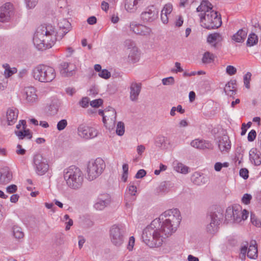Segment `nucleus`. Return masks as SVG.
Returning <instances> with one entry per match:
<instances>
[{"instance_id": "obj_1", "label": "nucleus", "mask_w": 261, "mask_h": 261, "mask_svg": "<svg viewBox=\"0 0 261 261\" xmlns=\"http://www.w3.org/2000/svg\"><path fill=\"white\" fill-rule=\"evenodd\" d=\"M177 226L161 219H154L143 231V241L149 247H159L163 243V235H171L176 231Z\"/></svg>"}, {"instance_id": "obj_2", "label": "nucleus", "mask_w": 261, "mask_h": 261, "mask_svg": "<svg viewBox=\"0 0 261 261\" xmlns=\"http://www.w3.org/2000/svg\"><path fill=\"white\" fill-rule=\"evenodd\" d=\"M56 40V33L51 25L43 24L39 27L33 37L34 45L41 50L51 48Z\"/></svg>"}, {"instance_id": "obj_3", "label": "nucleus", "mask_w": 261, "mask_h": 261, "mask_svg": "<svg viewBox=\"0 0 261 261\" xmlns=\"http://www.w3.org/2000/svg\"><path fill=\"white\" fill-rule=\"evenodd\" d=\"M64 178L67 186L74 190L80 189L83 182V173L75 166H70L64 170Z\"/></svg>"}, {"instance_id": "obj_4", "label": "nucleus", "mask_w": 261, "mask_h": 261, "mask_svg": "<svg viewBox=\"0 0 261 261\" xmlns=\"http://www.w3.org/2000/svg\"><path fill=\"white\" fill-rule=\"evenodd\" d=\"M199 16L201 25L207 30L217 29L222 24L220 14L214 10L207 11V13H201Z\"/></svg>"}, {"instance_id": "obj_5", "label": "nucleus", "mask_w": 261, "mask_h": 261, "mask_svg": "<svg viewBox=\"0 0 261 261\" xmlns=\"http://www.w3.org/2000/svg\"><path fill=\"white\" fill-rule=\"evenodd\" d=\"M223 218V211L220 207L217 208L216 211L208 214L206 217V232L211 234L216 233L218 230L219 225Z\"/></svg>"}, {"instance_id": "obj_6", "label": "nucleus", "mask_w": 261, "mask_h": 261, "mask_svg": "<svg viewBox=\"0 0 261 261\" xmlns=\"http://www.w3.org/2000/svg\"><path fill=\"white\" fill-rule=\"evenodd\" d=\"M34 78L40 82H50L56 77L55 69L44 65H39L36 67L33 71Z\"/></svg>"}, {"instance_id": "obj_7", "label": "nucleus", "mask_w": 261, "mask_h": 261, "mask_svg": "<svg viewBox=\"0 0 261 261\" xmlns=\"http://www.w3.org/2000/svg\"><path fill=\"white\" fill-rule=\"evenodd\" d=\"M106 168L105 161L100 158L89 162L87 165V179L92 181L101 174Z\"/></svg>"}, {"instance_id": "obj_8", "label": "nucleus", "mask_w": 261, "mask_h": 261, "mask_svg": "<svg viewBox=\"0 0 261 261\" xmlns=\"http://www.w3.org/2000/svg\"><path fill=\"white\" fill-rule=\"evenodd\" d=\"M109 237L111 243L116 247L121 246L124 241V231L121 225L114 224L109 230Z\"/></svg>"}, {"instance_id": "obj_9", "label": "nucleus", "mask_w": 261, "mask_h": 261, "mask_svg": "<svg viewBox=\"0 0 261 261\" xmlns=\"http://www.w3.org/2000/svg\"><path fill=\"white\" fill-rule=\"evenodd\" d=\"M159 218L166 221L167 223H172V224L176 226L179 225L181 219L180 212L177 208L170 209L166 211L160 215Z\"/></svg>"}, {"instance_id": "obj_10", "label": "nucleus", "mask_w": 261, "mask_h": 261, "mask_svg": "<svg viewBox=\"0 0 261 261\" xmlns=\"http://www.w3.org/2000/svg\"><path fill=\"white\" fill-rule=\"evenodd\" d=\"M33 163L37 173L39 175H44L49 169L47 160L40 153L34 156Z\"/></svg>"}, {"instance_id": "obj_11", "label": "nucleus", "mask_w": 261, "mask_h": 261, "mask_svg": "<svg viewBox=\"0 0 261 261\" xmlns=\"http://www.w3.org/2000/svg\"><path fill=\"white\" fill-rule=\"evenodd\" d=\"M159 10L154 6L147 7L141 14V19L144 22H151L158 17Z\"/></svg>"}, {"instance_id": "obj_12", "label": "nucleus", "mask_w": 261, "mask_h": 261, "mask_svg": "<svg viewBox=\"0 0 261 261\" xmlns=\"http://www.w3.org/2000/svg\"><path fill=\"white\" fill-rule=\"evenodd\" d=\"M77 132L81 137L86 140L95 138L98 134L95 128L85 124H81L77 128Z\"/></svg>"}, {"instance_id": "obj_13", "label": "nucleus", "mask_w": 261, "mask_h": 261, "mask_svg": "<svg viewBox=\"0 0 261 261\" xmlns=\"http://www.w3.org/2000/svg\"><path fill=\"white\" fill-rule=\"evenodd\" d=\"M13 14V5L10 3H6L0 7V21H8Z\"/></svg>"}, {"instance_id": "obj_14", "label": "nucleus", "mask_w": 261, "mask_h": 261, "mask_svg": "<svg viewBox=\"0 0 261 261\" xmlns=\"http://www.w3.org/2000/svg\"><path fill=\"white\" fill-rule=\"evenodd\" d=\"M129 28L130 30L134 33L141 36L149 35L151 31L149 28L144 25L138 24L136 22H130Z\"/></svg>"}, {"instance_id": "obj_15", "label": "nucleus", "mask_w": 261, "mask_h": 261, "mask_svg": "<svg viewBox=\"0 0 261 261\" xmlns=\"http://www.w3.org/2000/svg\"><path fill=\"white\" fill-rule=\"evenodd\" d=\"M60 72L62 76L69 77L74 73L75 66L68 62H63L60 65Z\"/></svg>"}, {"instance_id": "obj_16", "label": "nucleus", "mask_w": 261, "mask_h": 261, "mask_svg": "<svg viewBox=\"0 0 261 261\" xmlns=\"http://www.w3.org/2000/svg\"><path fill=\"white\" fill-rule=\"evenodd\" d=\"M234 207L235 208H234L233 223H238L247 218L248 212L246 210L242 211V208L240 205H235Z\"/></svg>"}, {"instance_id": "obj_17", "label": "nucleus", "mask_w": 261, "mask_h": 261, "mask_svg": "<svg viewBox=\"0 0 261 261\" xmlns=\"http://www.w3.org/2000/svg\"><path fill=\"white\" fill-rule=\"evenodd\" d=\"M218 148L221 152L228 151L231 148V143L229 138L227 135H223L217 138Z\"/></svg>"}, {"instance_id": "obj_18", "label": "nucleus", "mask_w": 261, "mask_h": 261, "mask_svg": "<svg viewBox=\"0 0 261 261\" xmlns=\"http://www.w3.org/2000/svg\"><path fill=\"white\" fill-rule=\"evenodd\" d=\"M144 0H125V9L130 13L135 12L139 6L141 5Z\"/></svg>"}, {"instance_id": "obj_19", "label": "nucleus", "mask_w": 261, "mask_h": 261, "mask_svg": "<svg viewBox=\"0 0 261 261\" xmlns=\"http://www.w3.org/2000/svg\"><path fill=\"white\" fill-rule=\"evenodd\" d=\"M191 145L197 149H212L213 145L211 143L208 141L200 140L199 139H195L191 142Z\"/></svg>"}, {"instance_id": "obj_20", "label": "nucleus", "mask_w": 261, "mask_h": 261, "mask_svg": "<svg viewBox=\"0 0 261 261\" xmlns=\"http://www.w3.org/2000/svg\"><path fill=\"white\" fill-rule=\"evenodd\" d=\"M141 89V84L133 82L130 86V99L132 101H136Z\"/></svg>"}, {"instance_id": "obj_21", "label": "nucleus", "mask_w": 261, "mask_h": 261, "mask_svg": "<svg viewBox=\"0 0 261 261\" xmlns=\"http://www.w3.org/2000/svg\"><path fill=\"white\" fill-rule=\"evenodd\" d=\"M24 95L25 99L29 103H33L37 99V95L36 93V90L33 87H28L25 88Z\"/></svg>"}, {"instance_id": "obj_22", "label": "nucleus", "mask_w": 261, "mask_h": 261, "mask_svg": "<svg viewBox=\"0 0 261 261\" xmlns=\"http://www.w3.org/2000/svg\"><path fill=\"white\" fill-rule=\"evenodd\" d=\"M18 114V111L16 108H9L7 110L6 116L8 125L14 124L17 119Z\"/></svg>"}, {"instance_id": "obj_23", "label": "nucleus", "mask_w": 261, "mask_h": 261, "mask_svg": "<svg viewBox=\"0 0 261 261\" xmlns=\"http://www.w3.org/2000/svg\"><path fill=\"white\" fill-rule=\"evenodd\" d=\"M250 160L255 166L261 164V153L256 148H252L249 151Z\"/></svg>"}, {"instance_id": "obj_24", "label": "nucleus", "mask_w": 261, "mask_h": 261, "mask_svg": "<svg viewBox=\"0 0 261 261\" xmlns=\"http://www.w3.org/2000/svg\"><path fill=\"white\" fill-rule=\"evenodd\" d=\"M12 178V175L10 172L8 168H4L0 171V184H6L11 180Z\"/></svg>"}, {"instance_id": "obj_25", "label": "nucleus", "mask_w": 261, "mask_h": 261, "mask_svg": "<svg viewBox=\"0 0 261 261\" xmlns=\"http://www.w3.org/2000/svg\"><path fill=\"white\" fill-rule=\"evenodd\" d=\"M247 34L246 29H240L232 37V39L238 43H242L244 41Z\"/></svg>"}, {"instance_id": "obj_26", "label": "nucleus", "mask_w": 261, "mask_h": 261, "mask_svg": "<svg viewBox=\"0 0 261 261\" xmlns=\"http://www.w3.org/2000/svg\"><path fill=\"white\" fill-rule=\"evenodd\" d=\"M236 84V80H231L228 82L225 85V87L224 88V91L225 93L229 96H232L235 95L236 93V89L235 87V85Z\"/></svg>"}, {"instance_id": "obj_27", "label": "nucleus", "mask_w": 261, "mask_h": 261, "mask_svg": "<svg viewBox=\"0 0 261 261\" xmlns=\"http://www.w3.org/2000/svg\"><path fill=\"white\" fill-rule=\"evenodd\" d=\"M60 29L62 30L63 35L67 34L70 30L71 27L70 23L66 19H63L58 23Z\"/></svg>"}, {"instance_id": "obj_28", "label": "nucleus", "mask_w": 261, "mask_h": 261, "mask_svg": "<svg viewBox=\"0 0 261 261\" xmlns=\"http://www.w3.org/2000/svg\"><path fill=\"white\" fill-rule=\"evenodd\" d=\"M15 134L19 139H23L24 137H28L29 139L32 138V134L29 129H23L21 130H15Z\"/></svg>"}, {"instance_id": "obj_29", "label": "nucleus", "mask_w": 261, "mask_h": 261, "mask_svg": "<svg viewBox=\"0 0 261 261\" xmlns=\"http://www.w3.org/2000/svg\"><path fill=\"white\" fill-rule=\"evenodd\" d=\"M109 203V200L108 199L98 198L94 204V207L96 210L101 211L104 209Z\"/></svg>"}, {"instance_id": "obj_30", "label": "nucleus", "mask_w": 261, "mask_h": 261, "mask_svg": "<svg viewBox=\"0 0 261 261\" xmlns=\"http://www.w3.org/2000/svg\"><path fill=\"white\" fill-rule=\"evenodd\" d=\"M105 112L108 114L106 115L102 116V121L104 123H106V117H111V119L112 120H113V119H116V112L114 108L112 107H109L108 108L105 109Z\"/></svg>"}, {"instance_id": "obj_31", "label": "nucleus", "mask_w": 261, "mask_h": 261, "mask_svg": "<svg viewBox=\"0 0 261 261\" xmlns=\"http://www.w3.org/2000/svg\"><path fill=\"white\" fill-rule=\"evenodd\" d=\"M139 55L138 54V48L135 47L130 50L128 59L132 63H136L139 60Z\"/></svg>"}, {"instance_id": "obj_32", "label": "nucleus", "mask_w": 261, "mask_h": 261, "mask_svg": "<svg viewBox=\"0 0 261 261\" xmlns=\"http://www.w3.org/2000/svg\"><path fill=\"white\" fill-rule=\"evenodd\" d=\"M222 40V36L219 33L211 34L207 37V42L210 44H212L216 42H221Z\"/></svg>"}, {"instance_id": "obj_33", "label": "nucleus", "mask_w": 261, "mask_h": 261, "mask_svg": "<svg viewBox=\"0 0 261 261\" xmlns=\"http://www.w3.org/2000/svg\"><path fill=\"white\" fill-rule=\"evenodd\" d=\"M234 208H235V207L234 206L232 207H228L227 208L226 210V213H225V221L227 222V223L228 222H232L233 223V218L234 215Z\"/></svg>"}, {"instance_id": "obj_34", "label": "nucleus", "mask_w": 261, "mask_h": 261, "mask_svg": "<svg viewBox=\"0 0 261 261\" xmlns=\"http://www.w3.org/2000/svg\"><path fill=\"white\" fill-rule=\"evenodd\" d=\"M174 169L177 172L182 174H187L189 172V167L181 163L175 164Z\"/></svg>"}, {"instance_id": "obj_35", "label": "nucleus", "mask_w": 261, "mask_h": 261, "mask_svg": "<svg viewBox=\"0 0 261 261\" xmlns=\"http://www.w3.org/2000/svg\"><path fill=\"white\" fill-rule=\"evenodd\" d=\"M247 256L251 259H255L257 256V249L255 245H250L247 251Z\"/></svg>"}, {"instance_id": "obj_36", "label": "nucleus", "mask_w": 261, "mask_h": 261, "mask_svg": "<svg viewBox=\"0 0 261 261\" xmlns=\"http://www.w3.org/2000/svg\"><path fill=\"white\" fill-rule=\"evenodd\" d=\"M258 42V37L254 33L250 34L247 40L246 45L247 46H252Z\"/></svg>"}, {"instance_id": "obj_37", "label": "nucleus", "mask_w": 261, "mask_h": 261, "mask_svg": "<svg viewBox=\"0 0 261 261\" xmlns=\"http://www.w3.org/2000/svg\"><path fill=\"white\" fill-rule=\"evenodd\" d=\"M167 138L162 135H160L156 137L155 141V145L160 148L166 146Z\"/></svg>"}, {"instance_id": "obj_38", "label": "nucleus", "mask_w": 261, "mask_h": 261, "mask_svg": "<svg viewBox=\"0 0 261 261\" xmlns=\"http://www.w3.org/2000/svg\"><path fill=\"white\" fill-rule=\"evenodd\" d=\"M215 55L209 51L205 52L202 57V62L204 63H210L214 60Z\"/></svg>"}, {"instance_id": "obj_39", "label": "nucleus", "mask_w": 261, "mask_h": 261, "mask_svg": "<svg viewBox=\"0 0 261 261\" xmlns=\"http://www.w3.org/2000/svg\"><path fill=\"white\" fill-rule=\"evenodd\" d=\"M13 232L14 237L17 239L23 238L24 233L22 231L21 228L17 226H14L13 227Z\"/></svg>"}, {"instance_id": "obj_40", "label": "nucleus", "mask_w": 261, "mask_h": 261, "mask_svg": "<svg viewBox=\"0 0 261 261\" xmlns=\"http://www.w3.org/2000/svg\"><path fill=\"white\" fill-rule=\"evenodd\" d=\"M135 196L125 194L124 200L125 201V206L127 208H130L132 205L133 202L135 201Z\"/></svg>"}, {"instance_id": "obj_41", "label": "nucleus", "mask_w": 261, "mask_h": 261, "mask_svg": "<svg viewBox=\"0 0 261 261\" xmlns=\"http://www.w3.org/2000/svg\"><path fill=\"white\" fill-rule=\"evenodd\" d=\"M5 67V75L6 77H9L13 74L17 72V69L15 67L11 68L9 65L7 64L4 65Z\"/></svg>"}, {"instance_id": "obj_42", "label": "nucleus", "mask_w": 261, "mask_h": 261, "mask_svg": "<svg viewBox=\"0 0 261 261\" xmlns=\"http://www.w3.org/2000/svg\"><path fill=\"white\" fill-rule=\"evenodd\" d=\"M169 189L167 187L166 182H162L156 189V192L158 194H164L169 192Z\"/></svg>"}, {"instance_id": "obj_43", "label": "nucleus", "mask_w": 261, "mask_h": 261, "mask_svg": "<svg viewBox=\"0 0 261 261\" xmlns=\"http://www.w3.org/2000/svg\"><path fill=\"white\" fill-rule=\"evenodd\" d=\"M116 134L120 136H122L124 133V124L122 122H118L116 129Z\"/></svg>"}, {"instance_id": "obj_44", "label": "nucleus", "mask_w": 261, "mask_h": 261, "mask_svg": "<svg viewBox=\"0 0 261 261\" xmlns=\"http://www.w3.org/2000/svg\"><path fill=\"white\" fill-rule=\"evenodd\" d=\"M200 5H202V8L204 9V13H207V11H213L212 5L207 0H203Z\"/></svg>"}, {"instance_id": "obj_45", "label": "nucleus", "mask_w": 261, "mask_h": 261, "mask_svg": "<svg viewBox=\"0 0 261 261\" xmlns=\"http://www.w3.org/2000/svg\"><path fill=\"white\" fill-rule=\"evenodd\" d=\"M137 192V187L134 185L129 184L125 194H129L135 196Z\"/></svg>"}, {"instance_id": "obj_46", "label": "nucleus", "mask_w": 261, "mask_h": 261, "mask_svg": "<svg viewBox=\"0 0 261 261\" xmlns=\"http://www.w3.org/2000/svg\"><path fill=\"white\" fill-rule=\"evenodd\" d=\"M67 125V121L66 119H62L57 124V128L58 130L61 131L65 128Z\"/></svg>"}, {"instance_id": "obj_47", "label": "nucleus", "mask_w": 261, "mask_h": 261, "mask_svg": "<svg viewBox=\"0 0 261 261\" xmlns=\"http://www.w3.org/2000/svg\"><path fill=\"white\" fill-rule=\"evenodd\" d=\"M27 8L29 9L35 7L38 2V0H24Z\"/></svg>"}, {"instance_id": "obj_48", "label": "nucleus", "mask_w": 261, "mask_h": 261, "mask_svg": "<svg viewBox=\"0 0 261 261\" xmlns=\"http://www.w3.org/2000/svg\"><path fill=\"white\" fill-rule=\"evenodd\" d=\"M251 73L249 72L244 76V83L246 88L249 89L250 88V81L251 80Z\"/></svg>"}, {"instance_id": "obj_49", "label": "nucleus", "mask_w": 261, "mask_h": 261, "mask_svg": "<svg viewBox=\"0 0 261 261\" xmlns=\"http://www.w3.org/2000/svg\"><path fill=\"white\" fill-rule=\"evenodd\" d=\"M98 75L101 78L108 79L110 77L111 73L107 69H103L99 72Z\"/></svg>"}, {"instance_id": "obj_50", "label": "nucleus", "mask_w": 261, "mask_h": 261, "mask_svg": "<svg viewBox=\"0 0 261 261\" xmlns=\"http://www.w3.org/2000/svg\"><path fill=\"white\" fill-rule=\"evenodd\" d=\"M251 221L253 225L254 226L260 227L261 226V222L254 215L251 214Z\"/></svg>"}, {"instance_id": "obj_51", "label": "nucleus", "mask_w": 261, "mask_h": 261, "mask_svg": "<svg viewBox=\"0 0 261 261\" xmlns=\"http://www.w3.org/2000/svg\"><path fill=\"white\" fill-rule=\"evenodd\" d=\"M124 45L127 49H132L133 48L137 47L134 41L131 39H127L124 41Z\"/></svg>"}, {"instance_id": "obj_52", "label": "nucleus", "mask_w": 261, "mask_h": 261, "mask_svg": "<svg viewBox=\"0 0 261 261\" xmlns=\"http://www.w3.org/2000/svg\"><path fill=\"white\" fill-rule=\"evenodd\" d=\"M103 103V100L101 98L93 100L90 102V105L94 108H98Z\"/></svg>"}, {"instance_id": "obj_53", "label": "nucleus", "mask_w": 261, "mask_h": 261, "mask_svg": "<svg viewBox=\"0 0 261 261\" xmlns=\"http://www.w3.org/2000/svg\"><path fill=\"white\" fill-rule=\"evenodd\" d=\"M162 83L164 85H172L174 83V79L172 76L164 78L162 80Z\"/></svg>"}, {"instance_id": "obj_54", "label": "nucleus", "mask_w": 261, "mask_h": 261, "mask_svg": "<svg viewBox=\"0 0 261 261\" xmlns=\"http://www.w3.org/2000/svg\"><path fill=\"white\" fill-rule=\"evenodd\" d=\"M256 137V133L254 129L251 130L248 134L247 139L248 141L252 142L253 141Z\"/></svg>"}, {"instance_id": "obj_55", "label": "nucleus", "mask_w": 261, "mask_h": 261, "mask_svg": "<svg viewBox=\"0 0 261 261\" xmlns=\"http://www.w3.org/2000/svg\"><path fill=\"white\" fill-rule=\"evenodd\" d=\"M252 199V196L249 194H245L242 198V202L245 204H248L250 202V200Z\"/></svg>"}, {"instance_id": "obj_56", "label": "nucleus", "mask_w": 261, "mask_h": 261, "mask_svg": "<svg viewBox=\"0 0 261 261\" xmlns=\"http://www.w3.org/2000/svg\"><path fill=\"white\" fill-rule=\"evenodd\" d=\"M172 11V5L171 4H166L162 11L164 14H170Z\"/></svg>"}, {"instance_id": "obj_57", "label": "nucleus", "mask_w": 261, "mask_h": 261, "mask_svg": "<svg viewBox=\"0 0 261 261\" xmlns=\"http://www.w3.org/2000/svg\"><path fill=\"white\" fill-rule=\"evenodd\" d=\"M226 70V73L230 75H234L237 72L236 68L231 65L227 66Z\"/></svg>"}, {"instance_id": "obj_58", "label": "nucleus", "mask_w": 261, "mask_h": 261, "mask_svg": "<svg viewBox=\"0 0 261 261\" xmlns=\"http://www.w3.org/2000/svg\"><path fill=\"white\" fill-rule=\"evenodd\" d=\"M135 239L133 236L129 238V241L127 244V248L129 251H132L135 244Z\"/></svg>"}, {"instance_id": "obj_59", "label": "nucleus", "mask_w": 261, "mask_h": 261, "mask_svg": "<svg viewBox=\"0 0 261 261\" xmlns=\"http://www.w3.org/2000/svg\"><path fill=\"white\" fill-rule=\"evenodd\" d=\"M89 99L87 97H83L79 102L80 105L83 108H87L88 107Z\"/></svg>"}, {"instance_id": "obj_60", "label": "nucleus", "mask_w": 261, "mask_h": 261, "mask_svg": "<svg viewBox=\"0 0 261 261\" xmlns=\"http://www.w3.org/2000/svg\"><path fill=\"white\" fill-rule=\"evenodd\" d=\"M48 110L50 111V114L51 115L56 114L58 111V106L54 103H52L49 107Z\"/></svg>"}, {"instance_id": "obj_61", "label": "nucleus", "mask_w": 261, "mask_h": 261, "mask_svg": "<svg viewBox=\"0 0 261 261\" xmlns=\"http://www.w3.org/2000/svg\"><path fill=\"white\" fill-rule=\"evenodd\" d=\"M249 171L246 168H242L240 170V175L244 179H246L249 176Z\"/></svg>"}, {"instance_id": "obj_62", "label": "nucleus", "mask_w": 261, "mask_h": 261, "mask_svg": "<svg viewBox=\"0 0 261 261\" xmlns=\"http://www.w3.org/2000/svg\"><path fill=\"white\" fill-rule=\"evenodd\" d=\"M17 190V187L15 185H11L9 186L6 188V191L10 194L14 193L16 192Z\"/></svg>"}, {"instance_id": "obj_63", "label": "nucleus", "mask_w": 261, "mask_h": 261, "mask_svg": "<svg viewBox=\"0 0 261 261\" xmlns=\"http://www.w3.org/2000/svg\"><path fill=\"white\" fill-rule=\"evenodd\" d=\"M146 174V172L144 169H140L135 175L136 178H141L143 177Z\"/></svg>"}, {"instance_id": "obj_64", "label": "nucleus", "mask_w": 261, "mask_h": 261, "mask_svg": "<svg viewBox=\"0 0 261 261\" xmlns=\"http://www.w3.org/2000/svg\"><path fill=\"white\" fill-rule=\"evenodd\" d=\"M16 152L17 154L19 155H24L26 152V150L22 148L21 145L18 144L17 145V149L16 150Z\"/></svg>"}]
</instances>
